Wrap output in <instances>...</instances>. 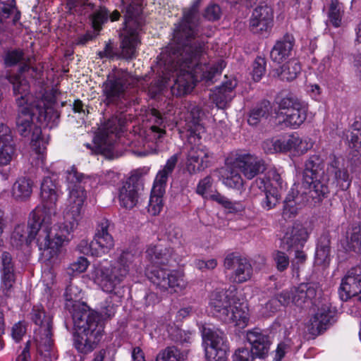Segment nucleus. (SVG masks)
<instances>
[{
	"label": "nucleus",
	"instance_id": "nucleus-47",
	"mask_svg": "<svg viewBox=\"0 0 361 361\" xmlns=\"http://www.w3.org/2000/svg\"><path fill=\"white\" fill-rule=\"evenodd\" d=\"M179 155L178 153L174 154L167 159L166 164L157 173L154 180H167L169 178H173Z\"/></svg>",
	"mask_w": 361,
	"mask_h": 361
},
{
	"label": "nucleus",
	"instance_id": "nucleus-64",
	"mask_svg": "<svg viewBox=\"0 0 361 361\" xmlns=\"http://www.w3.org/2000/svg\"><path fill=\"white\" fill-rule=\"evenodd\" d=\"M88 264V261L85 257H80L75 262L71 264L69 269L73 273L80 274L87 269Z\"/></svg>",
	"mask_w": 361,
	"mask_h": 361
},
{
	"label": "nucleus",
	"instance_id": "nucleus-8",
	"mask_svg": "<svg viewBox=\"0 0 361 361\" xmlns=\"http://www.w3.org/2000/svg\"><path fill=\"white\" fill-rule=\"evenodd\" d=\"M134 81V78L122 69H116L109 74L102 87L104 104L107 106H114L123 112L128 103L126 90Z\"/></svg>",
	"mask_w": 361,
	"mask_h": 361
},
{
	"label": "nucleus",
	"instance_id": "nucleus-34",
	"mask_svg": "<svg viewBox=\"0 0 361 361\" xmlns=\"http://www.w3.org/2000/svg\"><path fill=\"white\" fill-rule=\"evenodd\" d=\"M237 82L235 80H229L224 82L221 86L216 87L212 94L211 99L219 109L226 107L233 97V90Z\"/></svg>",
	"mask_w": 361,
	"mask_h": 361
},
{
	"label": "nucleus",
	"instance_id": "nucleus-51",
	"mask_svg": "<svg viewBox=\"0 0 361 361\" xmlns=\"http://www.w3.org/2000/svg\"><path fill=\"white\" fill-rule=\"evenodd\" d=\"M31 319L39 328L52 327V319L47 314L43 307L34 306L31 312Z\"/></svg>",
	"mask_w": 361,
	"mask_h": 361
},
{
	"label": "nucleus",
	"instance_id": "nucleus-10",
	"mask_svg": "<svg viewBox=\"0 0 361 361\" xmlns=\"http://www.w3.org/2000/svg\"><path fill=\"white\" fill-rule=\"evenodd\" d=\"M111 222L107 219L101 220L96 228L93 240L89 243L82 240L78 248L85 255L102 257L114 247V240L110 233Z\"/></svg>",
	"mask_w": 361,
	"mask_h": 361
},
{
	"label": "nucleus",
	"instance_id": "nucleus-45",
	"mask_svg": "<svg viewBox=\"0 0 361 361\" xmlns=\"http://www.w3.org/2000/svg\"><path fill=\"white\" fill-rule=\"evenodd\" d=\"M160 67L161 75L159 79L152 82L148 87L147 93L151 99H155L163 90L170 85L171 78L167 76V73L164 72V66Z\"/></svg>",
	"mask_w": 361,
	"mask_h": 361
},
{
	"label": "nucleus",
	"instance_id": "nucleus-11",
	"mask_svg": "<svg viewBox=\"0 0 361 361\" xmlns=\"http://www.w3.org/2000/svg\"><path fill=\"white\" fill-rule=\"evenodd\" d=\"M128 31H121L120 33V45L114 48L111 40H109L103 51L98 53L100 59H123L132 60L137 56V49L141 43L140 39L132 37Z\"/></svg>",
	"mask_w": 361,
	"mask_h": 361
},
{
	"label": "nucleus",
	"instance_id": "nucleus-49",
	"mask_svg": "<svg viewBox=\"0 0 361 361\" xmlns=\"http://www.w3.org/2000/svg\"><path fill=\"white\" fill-rule=\"evenodd\" d=\"M32 192V185L30 182H14L11 194L17 201H24L29 198Z\"/></svg>",
	"mask_w": 361,
	"mask_h": 361
},
{
	"label": "nucleus",
	"instance_id": "nucleus-29",
	"mask_svg": "<svg viewBox=\"0 0 361 361\" xmlns=\"http://www.w3.org/2000/svg\"><path fill=\"white\" fill-rule=\"evenodd\" d=\"M333 322H334V312L329 307L322 306L310 319L309 331L313 335L319 334Z\"/></svg>",
	"mask_w": 361,
	"mask_h": 361
},
{
	"label": "nucleus",
	"instance_id": "nucleus-41",
	"mask_svg": "<svg viewBox=\"0 0 361 361\" xmlns=\"http://www.w3.org/2000/svg\"><path fill=\"white\" fill-rule=\"evenodd\" d=\"M331 240L329 234H323L318 242L314 263L319 266H326L330 262Z\"/></svg>",
	"mask_w": 361,
	"mask_h": 361
},
{
	"label": "nucleus",
	"instance_id": "nucleus-25",
	"mask_svg": "<svg viewBox=\"0 0 361 361\" xmlns=\"http://www.w3.org/2000/svg\"><path fill=\"white\" fill-rule=\"evenodd\" d=\"M300 144L298 136L290 135L281 138L268 139L263 142L262 148L267 154L285 152L295 148Z\"/></svg>",
	"mask_w": 361,
	"mask_h": 361
},
{
	"label": "nucleus",
	"instance_id": "nucleus-19",
	"mask_svg": "<svg viewBox=\"0 0 361 361\" xmlns=\"http://www.w3.org/2000/svg\"><path fill=\"white\" fill-rule=\"evenodd\" d=\"M224 266L226 269L233 270L231 278L235 283L247 281L253 274V269L249 260L234 253H230L225 257Z\"/></svg>",
	"mask_w": 361,
	"mask_h": 361
},
{
	"label": "nucleus",
	"instance_id": "nucleus-60",
	"mask_svg": "<svg viewBox=\"0 0 361 361\" xmlns=\"http://www.w3.org/2000/svg\"><path fill=\"white\" fill-rule=\"evenodd\" d=\"M221 11L217 4H212L207 7L204 13V17L210 21H215L220 18Z\"/></svg>",
	"mask_w": 361,
	"mask_h": 361
},
{
	"label": "nucleus",
	"instance_id": "nucleus-20",
	"mask_svg": "<svg viewBox=\"0 0 361 361\" xmlns=\"http://www.w3.org/2000/svg\"><path fill=\"white\" fill-rule=\"evenodd\" d=\"M125 27L122 31H128L132 37L140 39V34L142 31L145 20L142 16V5L133 2L126 8Z\"/></svg>",
	"mask_w": 361,
	"mask_h": 361
},
{
	"label": "nucleus",
	"instance_id": "nucleus-21",
	"mask_svg": "<svg viewBox=\"0 0 361 361\" xmlns=\"http://www.w3.org/2000/svg\"><path fill=\"white\" fill-rule=\"evenodd\" d=\"M309 235V229L302 224L296 221L286 228L282 242L287 249L302 248Z\"/></svg>",
	"mask_w": 361,
	"mask_h": 361
},
{
	"label": "nucleus",
	"instance_id": "nucleus-4",
	"mask_svg": "<svg viewBox=\"0 0 361 361\" xmlns=\"http://www.w3.org/2000/svg\"><path fill=\"white\" fill-rule=\"evenodd\" d=\"M327 193L329 188L324 182H295L284 200L283 218L295 217L310 198L317 203Z\"/></svg>",
	"mask_w": 361,
	"mask_h": 361
},
{
	"label": "nucleus",
	"instance_id": "nucleus-1",
	"mask_svg": "<svg viewBox=\"0 0 361 361\" xmlns=\"http://www.w3.org/2000/svg\"><path fill=\"white\" fill-rule=\"evenodd\" d=\"M199 1L184 11L181 20L174 25L173 43L162 50L157 57L159 66L171 78L173 95L188 94L200 81L213 82L226 66L224 60L210 64L200 61L206 53L207 41L203 37L198 16Z\"/></svg>",
	"mask_w": 361,
	"mask_h": 361
},
{
	"label": "nucleus",
	"instance_id": "nucleus-42",
	"mask_svg": "<svg viewBox=\"0 0 361 361\" xmlns=\"http://www.w3.org/2000/svg\"><path fill=\"white\" fill-rule=\"evenodd\" d=\"M20 18V14L17 11L14 0L0 1V31L4 30L1 24L6 23L8 19H11V23L15 25Z\"/></svg>",
	"mask_w": 361,
	"mask_h": 361
},
{
	"label": "nucleus",
	"instance_id": "nucleus-17",
	"mask_svg": "<svg viewBox=\"0 0 361 361\" xmlns=\"http://www.w3.org/2000/svg\"><path fill=\"white\" fill-rule=\"evenodd\" d=\"M84 9L80 15L88 16L91 26L95 30V33L100 32L103 25L109 19L114 22L118 20L121 17V14L117 10L110 13L106 6L96 5L93 3L86 4Z\"/></svg>",
	"mask_w": 361,
	"mask_h": 361
},
{
	"label": "nucleus",
	"instance_id": "nucleus-53",
	"mask_svg": "<svg viewBox=\"0 0 361 361\" xmlns=\"http://www.w3.org/2000/svg\"><path fill=\"white\" fill-rule=\"evenodd\" d=\"M121 113L122 112L121 111ZM126 118L121 114L112 116L105 123L104 128L107 130L108 133H117L121 130L126 123Z\"/></svg>",
	"mask_w": 361,
	"mask_h": 361
},
{
	"label": "nucleus",
	"instance_id": "nucleus-57",
	"mask_svg": "<svg viewBox=\"0 0 361 361\" xmlns=\"http://www.w3.org/2000/svg\"><path fill=\"white\" fill-rule=\"evenodd\" d=\"M266 71V60L257 56L252 64V77L254 80L259 81Z\"/></svg>",
	"mask_w": 361,
	"mask_h": 361
},
{
	"label": "nucleus",
	"instance_id": "nucleus-5",
	"mask_svg": "<svg viewBox=\"0 0 361 361\" xmlns=\"http://www.w3.org/2000/svg\"><path fill=\"white\" fill-rule=\"evenodd\" d=\"M73 320L76 330L73 336L75 348L80 353H91L97 348L104 331L99 316L96 313H75Z\"/></svg>",
	"mask_w": 361,
	"mask_h": 361
},
{
	"label": "nucleus",
	"instance_id": "nucleus-14",
	"mask_svg": "<svg viewBox=\"0 0 361 361\" xmlns=\"http://www.w3.org/2000/svg\"><path fill=\"white\" fill-rule=\"evenodd\" d=\"M127 267H121L116 262L111 266L99 267L95 268L92 277L102 289L111 293L116 286L120 284L127 276Z\"/></svg>",
	"mask_w": 361,
	"mask_h": 361
},
{
	"label": "nucleus",
	"instance_id": "nucleus-58",
	"mask_svg": "<svg viewBox=\"0 0 361 361\" xmlns=\"http://www.w3.org/2000/svg\"><path fill=\"white\" fill-rule=\"evenodd\" d=\"M135 255L129 251H123L118 257L116 262L121 267H127V272L129 274L130 269L133 268Z\"/></svg>",
	"mask_w": 361,
	"mask_h": 361
},
{
	"label": "nucleus",
	"instance_id": "nucleus-55",
	"mask_svg": "<svg viewBox=\"0 0 361 361\" xmlns=\"http://www.w3.org/2000/svg\"><path fill=\"white\" fill-rule=\"evenodd\" d=\"M330 23L336 27H340L341 24V6L338 0H331L328 13Z\"/></svg>",
	"mask_w": 361,
	"mask_h": 361
},
{
	"label": "nucleus",
	"instance_id": "nucleus-18",
	"mask_svg": "<svg viewBox=\"0 0 361 361\" xmlns=\"http://www.w3.org/2000/svg\"><path fill=\"white\" fill-rule=\"evenodd\" d=\"M274 12L268 5L256 7L250 19V29L254 34L267 37L273 26Z\"/></svg>",
	"mask_w": 361,
	"mask_h": 361
},
{
	"label": "nucleus",
	"instance_id": "nucleus-36",
	"mask_svg": "<svg viewBox=\"0 0 361 361\" xmlns=\"http://www.w3.org/2000/svg\"><path fill=\"white\" fill-rule=\"evenodd\" d=\"M324 174V165L322 159L318 155L310 157L305 162L303 171L305 180H320Z\"/></svg>",
	"mask_w": 361,
	"mask_h": 361
},
{
	"label": "nucleus",
	"instance_id": "nucleus-12",
	"mask_svg": "<svg viewBox=\"0 0 361 361\" xmlns=\"http://www.w3.org/2000/svg\"><path fill=\"white\" fill-rule=\"evenodd\" d=\"M59 188L56 182H42L40 186L41 204L32 212L34 216H39L45 222L52 224V216L56 214V202Z\"/></svg>",
	"mask_w": 361,
	"mask_h": 361
},
{
	"label": "nucleus",
	"instance_id": "nucleus-48",
	"mask_svg": "<svg viewBox=\"0 0 361 361\" xmlns=\"http://www.w3.org/2000/svg\"><path fill=\"white\" fill-rule=\"evenodd\" d=\"M187 356L185 351H180L175 346L167 347L157 355V361H183Z\"/></svg>",
	"mask_w": 361,
	"mask_h": 361
},
{
	"label": "nucleus",
	"instance_id": "nucleus-31",
	"mask_svg": "<svg viewBox=\"0 0 361 361\" xmlns=\"http://www.w3.org/2000/svg\"><path fill=\"white\" fill-rule=\"evenodd\" d=\"M1 288L4 292H8L16 282L14 262L11 254L4 252L1 255Z\"/></svg>",
	"mask_w": 361,
	"mask_h": 361
},
{
	"label": "nucleus",
	"instance_id": "nucleus-16",
	"mask_svg": "<svg viewBox=\"0 0 361 361\" xmlns=\"http://www.w3.org/2000/svg\"><path fill=\"white\" fill-rule=\"evenodd\" d=\"M338 293L341 299L347 301L355 297L356 304L361 308V268L355 267L349 270L342 279Z\"/></svg>",
	"mask_w": 361,
	"mask_h": 361
},
{
	"label": "nucleus",
	"instance_id": "nucleus-9",
	"mask_svg": "<svg viewBox=\"0 0 361 361\" xmlns=\"http://www.w3.org/2000/svg\"><path fill=\"white\" fill-rule=\"evenodd\" d=\"M16 118V129L23 137H27L33 126V118L41 123L54 121L59 118V114L53 108L46 107L43 101H34L21 106H18Z\"/></svg>",
	"mask_w": 361,
	"mask_h": 361
},
{
	"label": "nucleus",
	"instance_id": "nucleus-3",
	"mask_svg": "<svg viewBox=\"0 0 361 361\" xmlns=\"http://www.w3.org/2000/svg\"><path fill=\"white\" fill-rule=\"evenodd\" d=\"M209 305L216 317L224 322H233L240 329L248 324L247 307L240 302L234 290L214 291L210 296Z\"/></svg>",
	"mask_w": 361,
	"mask_h": 361
},
{
	"label": "nucleus",
	"instance_id": "nucleus-26",
	"mask_svg": "<svg viewBox=\"0 0 361 361\" xmlns=\"http://www.w3.org/2000/svg\"><path fill=\"white\" fill-rule=\"evenodd\" d=\"M318 289L319 284L315 282L300 283L293 288V303L300 307L310 305L316 297Z\"/></svg>",
	"mask_w": 361,
	"mask_h": 361
},
{
	"label": "nucleus",
	"instance_id": "nucleus-32",
	"mask_svg": "<svg viewBox=\"0 0 361 361\" xmlns=\"http://www.w3.org/2000/svg\"><path fill=\"white\" fill-rule=\"evenodd\" d=\"M9 81L13 85V92L16 97V102L18 106L28 104L34 101H39L34 99L30 94V85L26 79L22 78L21 76H11Z\"/></svg>",
	"mask_w": 361,
	"mask_h": 361
},
{
	"label": "nucleus",
	"instance_id": "nucleus-56",
	"mask_svg": "<svg viewBox=\"0 0 361 361\" xmlns=\"http://www.w3.org/2000/svg\"><path fill=\"white\" fill-rule=\"evenodd\" d=\"M169 334L171 339L176 343L183 344L188 343L190 339L189 334L177 326H171L169 329Z\"/></svg>",
	"mask_w": 361,
	"mask_h": 361
},
{
	"label": "nucleus",
	"instance_id": "nucleus-27",
	"mask_svg": "<svg viewBox=\"0 0 361 361\" xmlns=\"http://www.w3.org/2000/svg\"><path fill=\"white\" fill-rule=\"evenodd\" d=\"M12 131L7 126L0 123V165L8 164L15 152Z\"/></svg>",
	"mask_w": 361,
	"mask_h": 361
},
{
	"label": "nucleus",
	"instance_id": "nucleus-40",
	"mask_svg": "<svg viewBox=\"0 0 361 361\" xmlns=\"http://www.w3.org/2000/svg\"><path fill=\"white\" fill-rule=\"evenodd\" d=\"M274 71L280 80L290 82L294 80L300 73L301 66L297 59H292Z\"/></svg>",
	"mask_w": 361,
	"mask_h": 361
},
{
	"label": "nucleus",
	"instance_id": "nucleus-59",
	"mask_svg": "<svg viewBox=\"0 0 361 361\" xmlns=\"http://www.w3.org/2000/svg\"><path fill=\"white\" fill-rule=\"evenodd\" d=\"M256 356L252 355L251 350L240 348L235 350L233 355V361H254Z\"/></svg>",
	"mask_w": 361,
	"mask_h": 361
},
{
	"label": "nucleus",
	"instance_id": "nucleus-46",
	"mask_svg": "<svg viewBox=\"0 0 361 361\" xmlns=\"http://www.w3.org/2000/svg\"><path fill=\"white\" fill-rule=\"evenodd\" d=\"M328 180H347L348 171L343 163L338 159H334L327 168Z\"/></svg>",
	"mask_w": 361,
	"mask_h": 361
},
{
	"label": "nucleus",
	"instance_id": "nucleus-15",
	"mask_svg": "<svg viewBox=\"0 0 361 361\" xmlns=\"http://www.w3.org/2000/svg\"><path fill=\"white\" fill-rule=\"evenodd\" d=\"M147 276L154 286L161 291H165L171 288L175 292H178L186 286L183 275L177 271L156 267L147 274Z\"/></svg>",
	"mask_w": 361,
	"mask_h": 361
},
{
	"label": "nucleus",
	"instance_id": "nucleus-52",
	"mask_svg": "<svg viewBox=\"0 0 361 361\" xmlns=\"http://www.w3.org/2000/svg\"><path fill=\"white\" fill-rule=\"evenodd\" d=\"M348 250L361 254V224L353 227L350 238L348 243Z\"/></svg>",
	"mask_w": 361,
	"mask_h": 361
},
{
	"label": "nucleus",
	"instance_id": "nucleus-63",
	"mask_svg": "<svg viewBox=\"0 0 361 361\" xmlns=\"http://www.w3.org/2000/svg\"><path fill=\"white\" fill-rule=\"evenodd\" d=\"M349 147L354 149L357 154H361V130L351 131L349 139Z\"/></svg>",
	"mask_w": 361,
	"mask_h": 361
},
{
	"label": "nucleus",
	"instance_id": "nucleus-22",
	"mask_svg": "<svg viewBox=\"0 0 361 361\" xmlns=\"http://www.w3.org/2000/svg\"><path fill=\"white\" fill-rule=\"evenodd\" d=\"M246 340L251 346V352L256 357L264 359L269 352L271 341L269 336L259 329L249 330Z\"/></svg>",
	"mask_w": 361,
	"mask_h": 361
},
{
	"label": "nucleus",
	"instance_id": "nucleus-35",
	"mask_svg": "<svg viewBox=\"0 0 361 361\" xmlns=\"http://www.w3.org/2000/svg\"><path fill=\"white\" fill-rule=\"evenodd\" d=\"M209 156L198 147H191L188 152L186 169L189 173H195L207 167Z\"/></svg>",
	"mask_w": 361,
	"mask_h": 361
},
{
	"label": "nucleus",
	"instance_id": "nucleus-37",
	"mask_svg": "<svg viewBox=\"0 0 361 361\" xmlns=\"http://www.w3.org/2000/svg\"><path fill=\"white\" fill-rule=\"evenodd\" d=\"M258 188L264 192V207L268 210L274 208L281 198L279 182H259Z\"/></svg>",
	"mask_w": 361,
	"mask_h": 361
},
{
	"label": "nucleus",
	"instance_id": "nucleus-38",
	"mask_svg": "<svg viewBox=\"0 0 361 361\" xmlns=\"http://www.w3.org/2000/svg\"><path fill=\"white\" fill-rule=\"evenodd\" d=\"M173 250L161 245H149L146 250L147 258L154 265H166L172 256Z\"/></svg>",
	"mask_w": 361,
	"mask_h": 361
},
{
	"label": "nucleus",
	"instance_id": "nucleus-62",
	"mask_svg": "<svg viewBox=\"0 0 361 361\" xmlns=\"http://www.w3.org/2000/svg\"><path fill=\"white\" fill-rule=\"evenodd\" d=\"M26 334V326L22 322L16 323L11 328V336L16 342H20Z\"/></svg>",
	"mask_w": 361,
	"mask_h": 361
},
{
	"label": "nucleus",
	"instance_id": "nucleus-61",
	"mask_svg": "<svg viewBox=\"0 0 361 361\" xmlns=\"http://www.w3.org/2000/svg\"><path fill=\"white\" fill-rule=\"evenodd\" d=\"M214 192L212 182H200L197 187V192L207 199H210Z\"/></svg>",
	"mask_w": 361,
	"mask_h": 361
},
{
	"label": "nucleus",
	"instance_id": "nucleus-54",
	"mask_svg": "<svg viewBox=\"0 0 361 361\" xmlns=\"http://www.w3.org/2000/svg\"><path fill=\"white\" fill-rule=\"evenodd\" d=\"M4 63L7 67H11L19 62L25 60L24 52L20 49L8 50L4 57Z\"/></svg>",
	"mask_w": 361,
	"mask_h": 361
},
{
	"label": "nucleus",
	"instance_id": "nucleus-33",
	"mask_svg": "<svg viewBox=\"0 0 361 361\" xmlns=\"http://www.w3.org/2000/svg\"><path fill=\"white\" fill-rule=\"evenodd\" d=\"M203 116L204 112L200 106L196 105L189 106L185 122L190 137H197L199 139L201 137L200 134L204 133V127L200 123Z\"/></svg>",
	"mask_w": 361,
	"mask_h": 361
},
{
	"label": "nucleus",
	"instance_id": "nucleus-50",
	"mask_svg": "<svg viewBox=\"0 0 361 361\" xmlns=\"http://www.w3.org/2000/svg\"><path fill=\"white\" fill-rule=\"evenodd\" d=\"M276 99L279 109L281 110H286V112L298 109L299 106L305 104L304 102H301L296 96L291 93L283 97L279 96Z\"/></svg>",
	"mask_w": 361,
	"mask_h": 361
},
{
	"label": "nucleus",
	"instance_id": "nucleus-30",
	"mask_svg": "<svg viewBox=\"0 0 361 361\" xmlns=\"http://www.w3.org/2000/svg\"><path fill=\"white\" fill-rule=\"evenodd\" d=\"M295 39L290 34H286L281 39L276 41L270 52L271 59L280 63L292 56Z\"/></svg>",
	"mask_w": 361,
	"mask_h": 361
},
{
	"label": "nucleus",
	"instance_id": "nucleus-24",
	"mask_svg": "<svg viewBox=\"0 0 361 361\" xmlns=\"http://www.w3.org/2000/svg\"><path fill=\"white\" fill-rule=\"evenodd\" d=\"M82 290L79 286L73 282H71L66 288L64 297L66 298V308L72 314V318L75 313L80 314L85 313H93L89 310H87V306L80 302V294Z\"/></svg>",
	"mask_w": 361,
	"mask_h": 361
},
{
	"label": "nucleus",
	"instance_id": "nucleus-13",
	"mask_svg": "<svg viewBox=\"0 0 361 361\" xmlns=\"http://www.w3.org/2000/svg\"><path fill=\"white\" fill-rule=\"evenodd\" d=\"M202 338L208 361H226V336L219 329L203 326Z\"/></svg>",
	"mask_w": 361,
	"mask_h": 361
},
{
	"label": "nucleus",
	"instance_id": "nucleus-2",
	"mask_svg": "<svg viewBox=\"0 0 361 361\" xmlns=\"http://www.w3.org/2000/svg\"><path fill=\"white\" fill-rule=\"evenodd\" d=\"M35 239L42 255L51 262H54L61 252L65 238H61L58 228L45 222L39 216L30 214L27 225L20 224L15 227L11 236V244L13 247L20 248Z\"/></svg>",
	"mask_w": 361,
	"mask_h": 361
},
{
	"label": "nucleus",
	"instance_id": "nucleus-6",
	"mask_svg": "<svg viewBox=\"0 0 361 361\" xmlns=\"http://www.w3.org/2000/svg\"><path fill=\"white\" fill-rule=\"evenodd\" d=\"M68 204L63 214V222L56 226L60 231L61 238L69 241V235L78 226L82 219V209L86 200V191L80 182H70Z\"/></svg>",
	"mask_w": 361,
	"mask_h": 361
},
{
	"label": "nucleus",
	"instance_id": "nucleus-23",
	"mask_svg": "<svg viewBox=\"0 0 361 361\" xmlns=\"http://www.w3.org/2000/svg\"><path fill=\"white\" fill-rule=\"evenodd\" d=\"M143 189L142 182H123L118 193L121 206L126 209H133L138 203Z\"/></svg>",
	"mask_w": 361,
	"mask_h": 361
},
{
	"label": "nucleus",
	"instance_id": "nucleus-43",
	"mask_svg": "<svg viewBox=\"0 0 361 361\" xmlns=\"http://www.w3.org/2000/svg\"><path fill=\"white\" fill-rule=\"evenodd\" d=\"M307 108L305 104L286 112V117L283 119L281 124L285 127L297 128L301 126L307 118Z\"/></svg>",
	"mask_w": 361,
	"mask_h": 361
},
{
	"label": "nucleus",
	"instance_id": "nucleus-44",
	"mask_svg": "<svg viewBox=\"0 0 361 361\" xmlns=\"http://www.w3.org/2000/svg\"><path fill=\"white\" fill-rule=\"evenodd\" d=\"M271 111V102L266 99L262 100L250 111L247 122L250 126H256L262 119L268 118Z\"/></svg>",
	"mask_w": 361,
	"mask_h": 361
},
{
	"label": "nucleus",
	"instance_id": "nucleus-7",
	"mask_svg": "<svg viewBox=\"0 0 361 361\" xmlns=\"http://www.w3.org/2000/svg\"><path fill=\"white\" fill-rule=\"evenodd\" d=\"M266 170L264 161L250 154L239 155L231 164L219 169L213 177L221 180H243L241 174L247 179H252Z\"/></svg>",
	"mask_w": 361,
	"mask_h": 361
},
{
	"label": "nucleus",
	"instance_id": "nucleus-28",
	"mask_svg": "<svg viewBox=\"0 0 361 361\" xmlns=\"http://www.w3.org/2000/svg\"><path fill=\"white\" fill-rule=\"evenodd\" d=\"M52 327L39 328L35 335V343L38 353L43 356L45 361H49L53 355L54 340L52 339Z\"/></svg>",
	"mask_w": 361,
	"mask_h": 361
},
{
	"label": "nucleus",
	"instance_id": "nucleus-39",
	"mask_svg": "<svg viewBox=\"0 0 361 361\" xmlns=\"http://www.w3.org/2000/svg\"><path fill=\"white\" fill-rule=\"evenodd\" d=\"M165 191L166 182H154L148 205V212L152 215L159 214L161 211Z\"/></svg>",
	"mask_w": 361,
	"mask_h": 361
}]
</instances>
